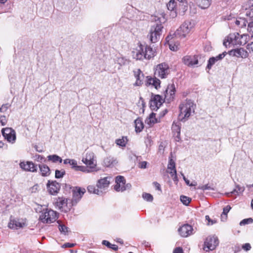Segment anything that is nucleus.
Listing matches in <instances>:
<instances>
[{
    "label": "nucleus",
    "instance_id": "51",
    "mask_svg": "<svg viewBox=\"0 0 253 253\" xmlns=\"http://www.w3.org/2000/svg\"><path fill=\"white\" fill-rule=\"evenodd\" d=\"M59 229L61 233L64 234H66L68 231V228L65 225L63 224L59 225Z\"/></svg>",
    "mask_w": 253,
    "mask_h": 253
},
{
    "label": "nucleus",
    "instance_id": "6",
    "mask_svg": "<svg viewBox=\"0 0 253 253\" xmlns=\"http://www.w3.org/2000/svg\"><path fill=\"white\" fill-rule=\"evenodd\" d=\"M57 219V212L48 209L43 210L40 216V220L43 223H51Z\"/></svg>",
    "mask_w": 253,
    "mask_h": 253
},
{
    "label": "nucleus",
    "instance_id": "7",
    "mask_svg": "<svg viewBox=\"0 0 253 253\" xmlns=\"http://www.w3.org/2000/svg\"><path fill=\"white\" fill-rule=\"evenodd\" d=\"M27 225V220L25 218L10 217L8 227L10 229L17 230L23 228Z\"/></svg>",
    "mask_w": 253,
    "mask_h": 253
},
{
    "label": "nucleus",
    "instance_id": "58",
    "mask_svg": "<svg viewBox=\"0 0 253 253\" xmlns=\"http://www.w3.org/2000/svg\"><path fill=\"white\" fill-rule=\"evenodd\" d=\"M44 159L42 156L40 155H36L35 156V160L39 162H42Z\"/></svg>",
    "mask_w": 253,
    "mask_h": 253
},
{
    "label": "nucleus",
    "instance_id": "41",
    "mask_svg": "<svg viewBox=\"0 0 253 253\" xmlns=\"http://www.w3.org/2000/svg\"><path fill=\"white\" fill-rule=\"evenodd\" d=\"M114 189L116 191L118 192L120 191H124L126 190V187H125V185L123 184L122 185V183H116V184L114 186Z\"/></svg>",
    "mask_w": 253,
    "mask_h": 253
},
{
    "label": "nucleus",
    "instance_id": "59",
    "mask_svg": "<svg viewBox=\"0 0 253 253\" xmlns=\"http://www.w3.org/2000/svg\"><path fill=\"white\" fill-rule=\"evenodd\" d=\"M0 122L2 126H4L6 124L7 120L4 116H1L0 117Z\"/></svg>",
    "mask_w": 253,
    "mask_h": 253
},
{
    "label": "nucleus",
    "instance_id": "56",
    "mask_svg": "<svg viewBox=\"0 0 253 253\" xmlns=\"http://www.w3.org/2000/svg\"><path fill=\"white\" fill-rule=\"evenodd\" d=\"M198 189H201L202 190H213V188L211 187L210 186L208 185V184H206L205 185L200 186L198 187Z\"/></svg>",
    "mask_w": 253,
    "mask_h": 253
},
{
    "label": "nucleus",
    "instance_id": "26",
    "mask_svg": "<svg viewBox=\"0 0 253 253\" xmlns=\"http://www.w3.org/2000/svg\"><path fill=\"white\" fill-rule=\"evenodd\" d=\"M180 123L179 122H173L171 129L172 130L173 133H174V135L176 137V141H178L180 139Z\"/></svg>",
    "mask_w": 253,
    "mask_h": 253
},
{
    "label": "nucleus",
    "instance_id": "18",
    "mask_svg": "<svg viewBox=\"0 0 253 253\" xmlns=\"http://www.w3.org/2000/svg\"><path fill=\"white\" fill-rule=\"evenodd\" d=\"M197 55H186L183 58L184 64L188 66H193L198 64Z\"/></svg>",
    "mask_w": 253,
    "mask_h": 253
},
{
    "label": "nucleus",
    "instance_id": "48",
    "mask_svg": "<svg viewBox=\"0 0 253 253\" xmlns=\"http://www.w3.org/2000/svg\"><path fill=\"white\" fill-rule=\"evenodd\" d=\"M253 222V219L252 218H248L246 219H244L242 220L240 222V225L241 226L245 225L246 224L252 223Z\"/></svg>",
    "mask_w": 253,
    "mask_h": 253
},
{
    "label": "nucleus",
    "instance_id": "9",
    "mask_svg": "<svg viewBox=\"0 0 253 253\" xmlns=\"http://www.w3.org/2000/svg\"><path fill=\"white\" fill-rule=\"evenodd\" d=\"M85 191V189L84 188H81L79 187H74L72 190L73 198L71 199L72 204L71 205L69 206V207L71 208L72 206L76 205L81 199Z\"/></svg>",
    "mask_w": 253,
    "mask_h": 253
},
{
    "label": "nucleus",
    "instance_id": "34",
    "mask_svg": "<svg viewBox=\"0 0 253 253\" xmlns=\"http://www.w3.org/2000/svg\"><path fill=\"white\" fill-rule=\"evenodd\" d=\"M253 7V0H248L247 2L244 3L242 6V9L243 11H246L248 9H251Z\"/></svg>",
    "mask_w": 253,
    "mask_h": 253
},
{
    "label": "nucleus",
    "instance_id": "3",
    "mask_svg": "<svg viewBox=\"0 0 253 253\" xmlns=\"http://www.w3.org/2000/svg\"><path fill=\"white\" fill-rule=\"evenodd\" d=\"M245 35H240L238 33L230 34L223 42L224 45L227 47L232 45H241L246 43V40H243Z\"/></svg>",
    "mask_w": 253,
    "mask_h": 253
},
{
    "label": "nucleus",
    "instance_id": "43",
    "mask_svg": "<svg viewBox=\"0 0 253 253\" xmlns=\"http://www.w3.org/2000/svg\"><path fill=\"white\" fill-rule=\"evenodd\" d=\"M231 209L230 206H227L223 208V211L221 214V219H222L224 218L225 219H226L227 213Z\"/></svg>",
    "mask_w": 253,
    "mask_h": 253
},
{
    "label": "nucleus",
    "instance_id": "32",
    "mask_svg": "<svg viewBox=\"0 0 253 253\" xmlns=\"http://www.w3.org/2000/svg\"><path fill=\"white\" fill-rule=\"evenodd\" d=\"M87 191L90 193L97 195H101L103 193L102 190H99L98 188L96 189L95 187L92 185H89L87 187Z\"/></svg>",
    "mask_w": 253,
    "mask_h": 253
},
{
    "label": "nucleus",
    "instance_id": "17",
    "mask_svg": "<svg viewBox=\"0 0 253 253\" xmlns=\"http://www.w3.org/2000/svg\"><path fill=\"white\" fill-rule=\"evenodd\" d=\"M193 229L189 224H184L178 229L180 235L183 237H187L193 234Z\"/></svg>",
    "mask_w": 253,
    "mask_h": 253
},
{
    "label": "nucleus",
    "instance_id": "15",
    "mask_svg": "<svg viewBox=\"0 0 253 253\" xmlns=\"http://www.w3.org/2000/svg\"><path fill=\"white\" fill-rule=\"evenodd\" d=\"M20 167L25 171L32 172H37L38 167L37 165L34 164L32 162H21Z\"/></svg>",
    "mask_w": 253,
    "mask_h": 253
},
{
    "label": "nucleus",
    "instance_id": "35",
    "mask_svg": "<svg viewBox=\"0 0 253 253\" xmlns=\"http://www.w3.org/2000/svg\"><path fill=\"white\" fill-rule=\"evenodd\" d=\"M127 139L126 137H123L121 139H118L116 140V143L117 145L122 147H125L127 143Z\"/></svg>",
    "mask_w": 253,
    "mask_h": 253
},
{
    "label": "nucleus",
    "instance_id": "57",
    "mask_svg": "<svg viewBox=\"0 0 253 253\" xmlns=\"http://www.w3.org/2000/svg\"><path fill=\"white\" fill-rule=\"evenodd\" d=\"M147 162L146 161L140 162L138 163V166L140 169H145L147 167Z\"/></svg>",
    "mask_w": 253,
    "mask_h": 253
},
{
    "label": "nucleus",
    "instance_id": "22",
    "mask_svg": "<svg viewBox=\"0 0 253 253\" xmlns=\"http://www.w3.org/2000/svg\"><path fill=\"white\" fill-rule=\"evenodd\" d=\"M59 204L60 209H62V211L67 212L70 209L69 207L70 205H71L72 202L71 199H61L59 200V201L57 203Z\"/></svg>",
    "mask_w": 253,
    "mask_h": 253
},
{
    "label": "nucleus",
    "instance_id": "11",
    "mask_svg": "<svg viewBox=\"0 0 253 253\" xmlns=\"http://www.w3.org/2000/svg\"><path fill=\"white\" fill-rule=\"evenodd\" d=\"M2 135L7 141L10 143H14L16 140V133L14 130L11 128H5L1 130Z\"/></svg>",
    "mask_w": 253,
    "mask_h": 253
},
{
    "label": "nucleus",
    "instance_id": "60",
    "mask_svg": "<svg viewBox=\"0 0 253 253\" xmlns=\"http://www.w3.org/2000/svg\"><path fill=\"white\" fill-rule=\"evenodd\" d=\"M153 185H154L156 190H159L160 192H162L161 185L159 183H158L157 182H154L153 183Z\"/></svg>",
    "mask_w": 253,
    "mask_h": 253
},
{
    "label": "nucleus",
    "instance_id": "46",
    "mask_svg": "<svg viewBox=\"0 0 253 253\" xmlns=\"http://www.w3.org/2000/svg\"><path fill=\"white\" fill-rule=\"evenodd\" d=\"M247 30L251 37L253 38V20H251L248 23Z\"/></svg>",
    "mask_w": 253,
    "mask_h": 253
},
{
    "label": "nucleus",
    "instance_id": "45",
    "mask_svg": "<svg viewBox=\"0 0 253 253\" xmlns=\"http://www.w3.org/2000/svg\"><path fill=\"white\" fill-rule=\"evenodd\" d=\"M142 197L143 198L148 202H152L153 200V196L147 193H144L142 194Z\"/></svg>",
    "mask_w": 253,
    "mask_h": 253
},
{
    "label": "nucleus",
    "instance_id": "63",
    "mask_svg": "<svg viewBox=\"0 0 253 253\" xmlns=\"http://www.w3.org/2000/svg\"><path fill=\"white\" fill-rule=\"evenodd\" d=\"M173 253H183V250L182 248L180 247L176 248L173 251Z\"/></svg>",
    "mask_w": 253,
    "mask_h": 253
},
{
    "label": "nucleus",
    "instance_id": "33",
    "mask_svg": "<svg viewBox=\"0 0 253 253\" xmlns=\"http://www.w3.org/2000/svg\"><path fill=\"white\" fill-rule=\"evenodd\" d=\"M47 159L53 163L59 162L61 163L62 162L61 158L56 155H49L47 156Z\"/></svg>",
    "mask_w": 253,
    "mask_h": 253
},
{
    "label": "nucleus",
    "instance_id": "8",
    "mask_svg": "<svg viewBox=\"0 0 253 253\" xmlns=\"http://www.w3.org/2000/svg\"><path fill=\"white\" fill-rule=\"evenodd\" d=\"M218 240L216 237L209 236L208 237L204 244L203 250L206 252L214 250L218 245Z\"/></svg>",
    "mask_w": 253,
    "mask_h": 253
},
{
    "label": "nucleus",
    "instance_id": "54",
    "mask_svg": "<svg viewBox=\"0 0 253 253\" xmlns=\"http://www.w3.org/2000/svg\"><path fill=\"white\" fill-rule=\"evenodd\" d=\"M7 0H0V13L6 12V9L3 8V5Z\"/></svg>",
    "mask_w": 253,
    "mask_h": 253
},
{
    "label": "nucleus",
    "instance_id": "21",
    "mask_svg": "<svg viewBox=\"0 0 253 253\" xmlns=\"http://www.w3.org/2000/svg\"><path fill=\"white\" fill-rule=\"evenodd\" d=\"M134 76L136 79V82L134 84V86H140L143 84L144 76L140 69H137L133 71Z\"/></svg>",
    "mask_w": 253,
    "mask_h": 253
},
{
    "label": "nucleus",
    "instance_id": "27",
    "mask_svg": "<svg viewBox=\"0 0 253 253\" xmlns=\"http://www.w3.org/2000/svg\"><path fill=\"white\" fill-rule=\"evenodd\" d=\"M144 59H150L155 56V51L150 46H144Z\"/></svg>",
    "mask_w": 253,
    "mask_h": 253
},
{
    "label": "nucleus",
    "instance_id": "4",
    "mask_svg": "<svg viewBox=\"0 0 253 253\" xmlns=\"http://www.w3.org/2000/svg\"><path fill=\"white\" fill-rule=\"evenodd\" d=\"M163 26L161 23H156L150 28L147 37L152 43L159 41L162 37Z\"/></svg>",
    "mask_w": 253,
    "mask_h": 253
},
{
    "label": "nucleus",
    "instance_id": "1",
    "mask_svg": "<svg viewBox=\"0 0 253 253\" xmlns=\"http://www.w3.org/2000/svg\"><path fill=\"white\" fill-rule=\"evenodd\" d=\"M170 69L169 66L166 62H163L156 66L154 69L155 77H146L145 84L146 86L152 85L156 89L160 87L161 81L157 77L166 79L169 74Z\"/></svg>",
    "mask_w": 253,
    "mask_h": 253
},
{
    "label": "nucleus",
    "instance_id": "47",
    "mask_svg": "<svg viewBox=\"0 0 253 253\" xmlns=\"http://www.w3.org/2000/svg\"><path fill=\"white\" fill-rule=\"evenodd\" d=\"M10 106L11 105L9 103L3 104L0 107V112L1 113H5Z\"/></svg>",
    "mask_w": 253,
    "mask_h": 253
},
{
    "label": "nucleus",
    "instance_id": "29",
    "mask_svg": "<svg viewBox=\"0 0 253 253\" xmlns=\"http://www.w3.org/2000/svg\"><path fill=\"white\" fill-rule=\"evenodd\" d=\"M103 163L106 167H111L115 165L117 163L116 159L112 157H108L104 159Z\"/></svg>",
    "mask_w": 253,
    "mask_h": 253
},
{
    "label": "nucleus",
    "instance_id": "10",
    "mask_svg": "<svg viewBox=\"0 0 253 253\" xmlns=\"http://www.w3.org/2000/svg\"><path fill=\"white\" fill-rule=\"evenodd\" d=\"M94 154L91 151L86 153L84 158H83V162L88 166L91 169H94L96 166V162L94 160Z\"/></svg>",
    "mask_w": 253,
    "mask_h": 253
},
{
    "label": "nucleus",
    "instance_id": "37",
    "mask_svg": "<svg viewBox=\"0 0 253 253\" xmlns=\"http://www.w3.org/2000/svg\"><path fill=\"white\" fill-rule=\"evenodd\" d=\"M168 9L170 11H174L176 8V2L175 0H170L167 4Z\"/></svg>",
    "mask_w": 253,
    "mask_h": 253
},
{
    "label": "nucleus",
    "instance_id": "23",
    "mask_svg": "<svg viewBox=\"0 0 253 253\" xmlns=\"http://www.w3.org/2000/svg\"><path fill=\"white\" fill-rule=\"evenodd\" d=\"M108 179V177H106L99 179L96 183L97 187L103 191L105 190L106 188L108 187L110 184V181Z\"/></svg>",
    "mask_w": 253,
    "mask_h": 253
},
{
    "label": "nucleus",
    "instance_id": "49",
    "mask_svg": "<svg viewBox=\"0 0 253 253\" xmlns=\"http://www.w3.org/2000/svg\"><path fill=\"white\" fill-rule=\"evenodd\" d=\"M74 169L76 171H81L83 172H89V170H87L86 168L84 166H78L77 164L76 165V167Z\"/></svg>",
    "mask_w": 253,
    "mask_h": 253
},
{
    "label": "nucleus",
    "instance_id": "16",
    "mask_svg": "<svg viewBox=\"0 0 253 253\" xmlns=\"http://www.w3.org/2000/svg\"><path fill=\"white\" fill-rule=\"evenodd\" d=\"M47 188L50 194L51 195H55L58 193L60 190V184L55 181H48L47 184Z\"/></svg>",
    "mask_w": 253,
    "mask_h": 253
},
{
    "label": "nucleus",
    "instance_id": "61",
    "mask_svg": "<svg viewBox=\"0 0 253 253\" xmlns=\"http://www.w3.org/2000/svg\"><path fill=\"white\" fill-rule=\"evenodd\" d=\"M242 248L245 251H249L251 249V246L249 243H246L242 246Z\"/></svg>",
    "mask_w": 253,
    "mask_h": 253
},
{
    "label": "nucleus",
    "instance_id": "28",
    "mask_svg": "<svg viewBox=\"0 0 253 253\" xmlns=\"http://www.w3.org/2000/svg\"><path fill=\"white\" fill-rule=\"evenodd\" d=\"M39 168L40 170L41 174L42 176H47L50 174V169L47 166L44 164L40 165Z\"/></svg>",
    "mask_w": 253,
    "mask_h": 253
},
{
    "label": "nucleus",
    "instance_id": "40",
    "mask_svg": "<svg viewBox=\"0 0 253 253\" xmlns=\"http://www.w3.org/2000/svg\"><path fill=\"white\" fill-rule=\"evenodd\" d=\"M102 244L106 246L109 248L112 249L114 251H117L118 249V247L117 245L112 244L106 240L103 241Z\"/></svg>",
    "mask_w": 253,
    "mask_h": 253
},
{
    "label": "nucleus",
    "instance_id": "13",
    "mask_svg": "<svg viewBox=\"0 0 253 253\" xmlns=\"http://www.w3.org/2000/svg\"><path fill=\"white\" fill-rule=\"evenodd\" d=\"M175 88L174 84H169L165 92V99L168 102L174 98Z\"/></svg>",
    "mask_w": 253,
    "mask_h": 253
},
{
    "label": "nucleus",
    "instance_id": "39",
    "mask_svg": "<svg viewBox=\"0 0 253 253\" xmlns=\"http://www.w3.org/2000/svg\"><path fill=\"white\" fill-rule=\"evenodd\" d=\"M77 163V161L74 159H66L64 160V164H70L71 166H72V168L73 169H75Z\"/></svg>",
    "mask_w": 253,
    "mask_h": 253
},
{
    "label": "nucleus",
    "instance_id": "19",
    "mask_svg": "<svg viewBox=\"0 0 253 253\" xmlns=\"http://www.w3.org/2000/svg\"><path fill=\"white\" fill-rule=\"evenodd\" d=\"M230 55L237 57L246 58L248 56V52L243 48L232 49L229 52Z\"/></svg>",
    "mask_w": 253,
    "mask_h": 253
},
{
    "label": "nucleus",
    "instance_id": "50",
    "mask_svg": "<svg viewBox=\"0 0 253 253\" xmlns=\"http://www.w3.org/2000/svg\"><path fill=\"white\" fill-rule=\"evenodd\" d=\"M116 183H122V185L125 184V179L124 177L120 175L117 176L116 178Z\"/></svg>",
    "mask_w": 253,
    "mask_h": 253
},
{
    "label": "nucleus",
    "instance_id": "12",
    "mask_svg": "<svg viewBox=\"0 0 253 253\" xmlns=\"http://www.w3.org/2000/svg\"><path fill=\"white\" fill-rule=\"evenodd\" d=\"M163 103V99L159 95H155L150 101V108L152 110H157Z\"/></svg>",
    "mask_w": 253,
    "mask_h": 253
},
{
    "label": "nucleus",
    "instance_id": "36",
    "mask_svg": "<svg viewBox=\"0 0 253 253\" xmlns=\"http://www.w3.org/2000/svg\"><path fill=\"white\" fill-rule=\"evenodd\" d=\"M244 190H245V188L243 187H241L240 186L238 185L236 186V189H235L234 190H233L231 192L228 193L226 194L228 196H229L231 194H235V193H236L237 194H238L239 193H242L244 191Z\"/></svg>",
    "mask_w": 253,
    "mask_h": 253
},
{
    "label": "nucleus",
    "instance_id": "55",
    "mask_svg": "<svg viewBox=\"0 0 253 253\" xmlns=\"http://www.w3.org/2000/svg\"><path fill=\"white\" fill-rule=\"evenodd\" d=\"M206 219L208 221V224L209 225H211L216 223V220L215 219H211L209 215H206Z\"/></svg>",
    "mask_w": 253,
    "mask_h": 253
},
{
    "label": "nucleus",
    "instance_id": "2",
    "mask_svg": "<svg viewBox=\"0 0 253 253\" xmlns=\"http://www.w3.org/2000/svg\"><path fill=\"white\" fill-rule=\"evenodd\" d=\"M195 105L191 100H186L179 106V119L185 122L194 112Z\"/></svg>",
    "mask_w": 253,
    "mask_h": 253
},
{
    "label": "nucleus",
    "instance_id": "25",
    "mask_svg": "<svg viewBox=\"0 0 253 253\" xmlns=\"http://www.w3.org/2000/svg\"><path fill=\"white\" fill-rule=\"evenodd\" d=\"M226 54V52H224L221 54H219L218 55H217L215 57H211L208 61V64L207 65V68L209 69H211L212 66L213 64H214L216 61H217L218 60H220L222 59H223L225 57Z\"/></svg>",
    "mask_w": 253,
    "mask_h": 253
},
{
    "label": "nucleus",
    "instance_id": "30",
    "mask_svg": "<svg viewBox=\"0 0 253 253\" xmlns=\"http://www.w3.org/2000/svg\"><path fill=\"white\" fill-rule=\"evenodd\" d=\"M135 131L137 132H141L144 128V125L139 118L137 119L134 121Z\"/></svg>",
    "mask_w": 253,
    "mask_h": 253
},
{
    "label": "nucleus",
    "instance_id": "44",
    "mask_svg": "<svg viewBox=\"0 0 253 253\" xmlns=\"http://www.w3.org/2000/svg\"><path fill=\"white\" fill-rule=\"evenodd\" d=\"M158 122V121L156 118V114L154 113H152L149 116L148 123L154 124Z\"/></svg>",
    "mask_w": 253,
    "mask_h": 253
},
{
    "label": "nucleus",
    "instance_id": "5",
    "mask_svg": "<svg viewBox=\"0 0 253 253\" xmlns=\"http://www.w3.org/2000/svg\"><path fill=\"white\" fill-rule=\"evenodd\" d=\"M193 27L194 24L191 21H185L173 34L176 38H184L190 33Z\"/></svg>",
    "mask_w": 253,
    "mask_h": 253
},
{
    "label": "nucleus",
    "instance_id": "42",
    "mask_svg": "<svg viewBox=\"0 0 253 253\" xmlns=\"http://www.w3.org/2000/svg\"><path fill=\"white\" fill-rule=\"evenodd\" d=\"M181 202L185 205L188 206L191 201V199L185 196H180Z\"/></svg>",
    "mask_w": 253,
    "mask_h": 253
},
{
    "label": "nucleus",
    "instance_id": "52",
    "mask_svg": "<svg viewBox=\"0 0 253 253\" xmlns=\"http://www.w3.org/2000/svg\"><path fill=\"white\" fill-rule=\"evenodd\" d=\"M247 17L250 18H253V7L251 9H248L246 11L243 12Z\"/></svg>",
    "mask_w": 253,
    "mask_h": 253
},
{
    "label": "nucleus",
    "instance_id": "62",
    "mask_svg": "<svg viewBox=\"0 0 253 253\" xmlns=\"http://www.w3.org/2000/svg\"><path fill=\"white\" fill-rule=\"evenodd\" d=\"M181 175H182V177H183V179H184V180L185 181V183H186V184H187V185H189V186H194V184H193L192 183H191V184L190 183V181H189V180L188 179H187L185 177V175H184L183 173H181Z\"/></svg>",
    "mask_w": 253,
    "mask_h": 253
},
{
    "label": "nucleus",
    "instance_id": "14",
    "mask_svg": "<svg viewBox=\"0 0 253 253\" xmlns=\"http://www.w3.org/2000/svg\"><path fill=\"white\" fill-rule=\"evenodd\" d=\"M144 46L140 44L132 51V56L136 60H143L144 59Z\"/></svg>",
    "mask_w": 253,
    "mask_h": 253
},
{
    "label": "nucleus",
    "instance_id": "31",
    "mask_svg": "<svg viewBox=\"0 0 253 253\" xmlns=\"http://www.w3.org/2000/svg\"><path fill=\"white\" fill-rule=\"evenodd\" d=\"M235 23L239 28H244L248 23L247 21L245 18H240L235 20Z\"/></svg>",
    "mask_w": 253,
    "mask_h": 253
},
{
    "label": "nucleus",
    "instance_id": "64",
    "mask_svg": "<svg viewBox=\"0 0 253 253\" xmlns=\"http://www.w3.org/2000/svg\"><path fill=\"white\" fill-rule=\"evenodd\" d=\"M247 49L253 52V42L247 45Z\"/></svg>",
    "mask_w": 253,
    "mask_h": 253
},
{
    "label": "nucleus",
    "instance_id": "24",
    "mask_svg": "<svg viewBox=\"0 0 253 253\" xmlns=\"http://www.w3.org/2000/svg\"><path fill=\"white\" fill-rule=\"evenodd\" d=\"M176 38L173 34H170L166 38V40L169 45V49L172 51H176L178 49V44H175L174 43L173 39Z\"/></svg>",
    "mask_w": 253,
    "mask_h": 253
},
{
    "label": "nucleus",
    "instance_id": "20",
    "mask_svg": "<svg viewBox=\"0 0 253 253\" xmlns=\"http://www.w3.org/2000/svg\"><path fill=\"white\" fill-rule=\"evenodd\" d=\"M168 172L170 174L171 177H173L174 180H177L176 170L175 169V164L174 161L172 159L169 160L168 165Z\"/></svg>",
    "mask_w": 253,
    "mask_h": 253
},
{
    "label": "nucleus",
    "instance_id": "53",
    "mask_svg": "<svg viewBox=\"0 0 253 253\" xmlns=\"http://www.w3.org/2000/svg\"><path fill=\"white\" fill-rule=\"evenodd\" d=\"M65 171H60L59 170H56L55 171V177L56 178H60L63 176V175L65 174Z\"/></svg>",
    "mask_w": 253,
    "mask_h": 253
},
{
    "label": "nucleus",
    "instance_id": "38",
    "mask_svg": "<svg viewBox=\"0 0 253 253\" xmlns=\"http://www.w3.org/2000/svg\"><path fill=\"white\" fill-rule=\"evenodd\" d=\"M211 5V0H201L199 6L202 9L208 8Z\"/></svg>",
    "mask_w": 253,
    "mask_h": 253
}]
</instances>
